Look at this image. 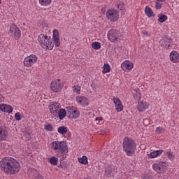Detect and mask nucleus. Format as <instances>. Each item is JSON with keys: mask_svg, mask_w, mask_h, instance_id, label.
I'll use <instances>...</instances> for the list:
<instances>
[{"mask_svg": "<svg viewBox=\"0 0 179 179\" xmlns=\"http://www.w3.org/2000/svg\"><path fill=\"white\" fill-rule=\"evenodd\" d=\"M0 111L10 114V113L13 111V108H12L10 105L2 103V104H0Z\"/></svg>", "mask_w": 179, "mask_h": 179, "instance_id": "16", "label": "nucleus"}, {"mask_svg": "<svg viewBox=\"0 0 179 179\" xmlns=\"http://www.w3.org/2000/svg\"><path fill=\"white\" fill-rule=\"evenodd\" d=\"M50 89L52 92H55L56 93L61 92L62 90V84H61V80L57 79L52 81L50 83Z\"/></svg>", "mask_w": 179, "mask_h": 179, "instance_id": "9", "label": "nucleus"}, {"mask_svg": "<svg viewBox=\"0 0 179 179\" xmlns=\"http://www.w3.org/2000/svg\"><path fill=\"white\" fill-rule=\"evenodd\" d=\"M113 103L115 104V107L116 108V111L117 113H120L124 110V106H122V102H121V100L120 98H117L115 96L113 97Z\"/></svg>", "mask_w": 179, "mask_h": 179, "instance_id": "12", "label": "nucleus"}, {"mask_svg": "<svg viewBox=\"0 0 179 179\" xmlns=\"http://www.w3.org/2000/svg\"><path fill=\"white\" fill-rule=\"evenodd\" d=\"M45 131H48L49 132H51V131H52L53 129L52 124H48L47 125H45Z\"/></svg>", "mask_w": 179, "mask_h": 179, "instance_id": "33", "label": "nucleus"}, {"mask_svg": "<svg viewBox=\"0 0 179 179\" xmlns=\"http://www.w3.org/2000/svg\"><path fill=\"white\" fill-rule=\"evenodd\" d=\"M49 162H50V164H53V166H57V164H58V158L51 157L49 159Z\"/></svg>", "mask_w": 179, "mask_h": 179, "instance_id": "30", "label": "nucleus"}, {"mask_svg": "<svg viewBox=\"0 0 179 179\" xmlns=\"http://www.w3.org/2000/svg\"><path fill=\"white\" fill-rule=\"evenodd\" d=\"M76 100L77 103L82 107H86L89 106V99L86 98V96H77L76 97Z\"/></svg>", "mask_w": 179, "mask_h": 179, "instance_id": "11", "label": "nucleus"}, {"mask_svg": "<svg viewBox=\"0 0 179 179\" xmlns=\"http://www.w3.org/2000/svg\"><path fill=\"white\" fill-rule=\"evenodd\" d=\"M15 118L16 120V121H20L22 120V114H20V113H16L15 114Z\"/></svg>", "mask_w": 179, "mask_h": 179, "instance_id": "34", "label": "nucleus"}, {"mask_svg": "<svg viewBox=\"0 0 179 179\" xmlns=\"http://www.w3.org/2000/svg\"><path fill=\"white\" fill-rule=\"evenodd\" d=\"M0 167L6 174H17L20 171V164L12 157L3 158L0 162Z\"/></svg>", "mask_w": 179, "mask_h": 179, "instance_id": "1", "label": "nucleus"}, {"mask_svg": "<svg viewBox=\"0 0 179 179\" xmlns=\"http://www.w3.org/2000/svg\"><path fill=\"white\" fill-rule=\"evenodd\" d=\"M9 33L13 34L15 40H19L22 37L20 29L15 24H12L10 27Z\"/></svg>", "mask_w": 179, "mask_h": 179, "instance_id": "10", "label": "nucleus"}, {"mask_svg": "<svg viewBox=\"0 0 179 179\" xmlns=\"http://www.w3.org/2000/svg\"><path fill=\"white\" fill-rule=\"evenodd\" d=\"M106 17H108V20L110 22H117L120 17V14L117 10L110 9L106 12Z\"/></svg>", "mask_w": 179, "mask_h": 179, "instance_id": "5", "label": "nucleus"}, {"mask_svg": "<svg viewBox=\"0 0 179 179\" xmlns=\"http://www.w3.org/2000/svg\"><path fill=\"white\" fill-rule=\"evenodd\" d=\"M138 91H139V89L137 88V89L136 90V94H137V96H138L139 97H141V92H139Z\"/></svg>", "mask_w": 179, "mask_h": 179, "instance_id": "44", "label": "nucleus"}, {"mask_svg": "<svg viewBox=\"0 0 179 179\" xmlns=\"http://www.w3.org/2000/svg\"><path fill=\"white\" fill-rule=\"evenodd\" d=\"M0 3H1V0H0Z\"/></svg>", "mask_w": 179, "mask_h": 179, "instance_id": "47", "label": "nucleus"}, {"mask_svg": "<svg viewBox=\"0 0 179 179\" xmlns=\"http://www.w3.org/2000/svg\"><path fill=\"white\" fill-rule=\"evenodd\" d=\"M168 158L170 160H174V159H176V155H174V154L173 152H169L168 153Z\"/></svg>", "mask_w": 179, "mask_h": 179, "instance_id": "36", "label": "nucleus"}, {"mask_svg": "<svg viewBox=\"0 0 179 179\" xmlns=\"http://www.w3.org/2000/svg\"><path fill=\"white\" fill-rule=\"evenodd\" d=\"M149 106L148 103H146V102L144 101H139L137 106V110H138L140 112L145 111V110H147Z\"/></svg>", "mask_w": 179, "mask_h": 179, "instance_id": "18", "label": "nucleus"}, {"mask_svg": "<svg viewBox=\"0 0 179 179\" xmlns=\"http://www.w3.org/2000/svg\"><path fill=\"white\" fill-rule=\"evenodd\" d=\"M38 40L41 47L45 50H52V48H54V44H52V42H51V40H50L47 36L40 34Z\"/></svg>", "mask_w": 179, "mask_h": 179, "instance_id": "4", "label": "nucleus"}, {"mask_svg": "<svg viewBox=\"0 0 179 179\" xmlns=\"http://www.w3.org/2000/svg\"><path fill=\"white\" fill-rule=\"evenodd\" d=\"M122 148L127 156L132 157L135 155V150H136V143L134 139L126 136L123 139Z\"/></svg>", "mask_w": 179, "mask_h": 179, "instance_id": "3", "label": "nucleus"}, {"mask_svg": "<svg viewBox=\"0 0 179 179\" xmlns=\"http://www.w3.org/2000/svg\"><path fill=\"white\" fill-rule=\"evenodd\" d=\"M92 47L94 50H100V48H101V43L99 42H94L92 43Z\"/></svg>", "mask_w": 179, "mask_h": 179, "instance_id": "28", "label": "nucleus"}, {"mask_svg": "<svg viewBox=\"0 0 179 179\" xmlns=\"http://www.w3.org/2000/svg\"><path fill=\"white\" fill-rule=\"evenodd\" d=\"M145 12L148 17H152V16L155 17V14H153V10H152V8H149V6L145 7Z\"/></svg>", "mask_w": 179, "mask_h": 179, "instance_id": "23", "label": "nucleus"}, {"mask_svg": "<svg viewBox=\"0 0 179 179\" xmlns=\"http://www.w3.org/2000/svg\"><path fill=\"white\" fill-rule=\"evenodd\" d=\"M80 115V113L78 110H70L69 118H73V120H76V118H79Z\"/></svg>", "mask_w": 179, "mask_h": 179, "instance_id": "20", "label": "nucleus"}, {"mask_svg": "<svg viewBox=\"0 0 179 179\" xmlns=\"http://www.w3.org/2000/svg\"><path fill=\"white\" fill-rule=\"evenodd\" d=\"M38 57L36 55H31L24 59V65L27 66V68H30V66H33L36 62H37Z\"/></svg>", "mask_w": 179, "mask_h": 179, "instance_id": "7", "label": "nucleus"}, {"mask_svg": "<svg viewBox=\"0 0 179 179\" xmlns=\"http://www.w3.org/2000/svg\"><path fill=\"white\" fill-rule=\"evenodd\" d=\"M123 71H131L134 68V64L128 60L124 61L121 64Z\"/></svg>", "mask_w": 179, "mask_h": 179, "instance_id": "15", "label": "nucleus"}, {"mask_svg": "<svg viewBox=\"0 0 179 179\" xmlns=\"http://www.w3.org/2000/svg\"><path fill=\"white\" fill-rule=\"evenodd\" d=\"M3 101H5V98L2 94H0V103H3Z\"/></svg>", "mask_w": 179, "mask_h": 179, "instance_id": "41", "label": "nucleus"}, {"mask_svg": "<svg viewBox=\"0 0 179 179\" xmlns=\"http://www.w3.org/2000/svg\"><path fill=\"white\" fill-rule=\"evenodd\" d=\"M39 3L42 6H48L51 3V0H39Z\"/></svg>", "mask_w": 179, "mask_h": 179, "instance_id": "29", "label": "nucleus"}, {"mask_svg": "<svg viewBox=\"0 0 179 179\" xmlns=\"http://www.w3.org/2000/svg\"><path fill=\"white\" fill-rule=\"evenodd\" d=\"M163 152H164V150H155L154 152H150L148 155V157H150V159H155V157H157V156H160V155H162Z\"/></svg>", "mask_w": 179, "mask_h": 179, "instance_id": "19", "label": "nucleus"}, {"mask_svg": "<svg viewBox=\"0 0 179 179\" xmlns=\"http://www.w3.org/2000/svg\"><path fill=\"white\" fill-rule=\"evenodd\" d=\"M73 92H75V93H78V94H79L80 93V86L74 85L73 87Z\"/></svg>", "mask_w": 179, "mask_h": 179, "instance_id": "32", "label": "nucleus"}, {"mask_svg": "<svg viewBox=\"0 0 179 179\" xmlns=\"http://www.w3.org/2000/svg\"><path fill=\"white\" fill-rule=\"evenodd\" d=\"M8 130L0 127V141H6V138H8Z\"/></svg>", "mask_w": 179, "mask_h": 179, "instance_id": "17", "label": "nucleus"}, {"mask_svg": "<svg viewBox=\"0 0 179 179\" xmlns=\"http://www.w3.org/2000/svg\"><path fill=\"white\" fill-rule=\"evenodd\" d=\"M95 121H96V124H103V117H96L95 119Z\"/></svg>", "mask_w": 179, "mask_h": 179, "instance_id": "38", "label": "nucleus"}, {"mask_svg": "<svg viewBox=\"0 0 179 179\" xmlns=\"http://www.w3.org/2000/svg\"><path fill=\"white\" fill-rule=\"evenodd\" d=\"M117 8H118V9H120V10H122V9L124 8V4H123V3H120L117 5Z\"/></svg>", "mask_w": 179, "mask_h": 179, "instance_id": "40", "label": "nucleus"}, {"mask_svg": "<svg viewBox=\"0 0 179 179\" xmlns=\"http://www.w3.org/2000/svg\"><path fill=\"white\" fill-rule=\"evenodd\" d=\"M152 169L157 171V173L164 174V171L167 170V166L166 165V162H159V164H154Z\"/></svg>", "mask_w": 179, "mask_h": 179, "instance_id": "8", "label": "nucleus"}, {"mask_svg": "<svg viewBox=\"0 0 179 179\" xmlns=\"http://www.w3.org/2000/svg\"><path fill=\"white\" fill-rule=\"evenodd\" d=\"M170 61L171 62H174L175 64H177V62H179V53L177 51L173 50L169 55Z\"/></svg>", "mask_w": 179, "mask_h": 179, "instance_id": "14", "label": "nucleus"}, {"mask_svg": "<svg viewBox=\"0 0 179 179\" xmlns=\"http://www.w3.org/2000/svg\"><path fill=\"white\" fill-rule=\"evenodd\" d=\"M158 16V22H159V23H164V22H166V20L168 19L167 15H166L159 14Z\"/></svg>", "mask_w": 179, "mask_h": 179, "instance_id": "25", "label": "nucleus"}, {"mask_svg": "<svg viewBox=\"0 0 179 179\" xmlns=\"http://www.w3.org/2000/svg\"><path fill=\"white\" fill-rule=\"evenodd\" d=\"M57 132L61 134V135H66V133L68 132V128H66L65 126H61L57 129Z\"/></svg>", "mask_w": 179, "mask_h": 179, "instance_id": "22", "label": "nucleus"}, {"mask_svg": "<svg viewBox=\"0 0 179 179\" xmlns=\"http://www.w3.org/2000/svg\"><path fill=\"white\" fill-rule=\"evenodd\" d=\"M155 8L157 10L162 9V3H160V1L155 2Z\"/></svg>", "mask_w": 179, "mask_h": 179, "instance_id": "37", "label": "nucleus"}, {"mask_svg": "<svg viewBox=\"0 0 179 179\" xmlns=\"http://www.w3.org/2000/svg\"><path fill=\"white\" fill-rule=\"evenodd\" d=\"M52 147L56 152L57 157H60L61 160L66 159V153H68V145L64 141H54L52 143Z\"/></svg>", "mask_w": 179, "mask_h": 179, "instance_id": "2", "label": "nucleus"}, {"mask_svg": "<svg viewBox=\"0 0 179 179\" xmlns=\"http://www.w3.org/2000/svg\"><path fill=\"white\" fill-rule=\"evenodd\" d=\"M61 109V106L59 103L53 102L51 108H50V113L54 115V117H58V113Z\"/></svg>", "mask_w": 179, "mask_h": 179, "instance_id": "13", "label": "nucleus"}, {"mask_svg": "<svg viewBox=\"0 0 179 179\" xmlns=\"http://www.w3.org/2000/svg\"><path fill=\"white\" fill-rule=\"evenodd\" d=\"M57 117H59V120H62L66 117V110L65 109L62 108L57 112Z\"/></svg>", "mask_w": 179, "mask_h": 179, "instance_id": "21", "label": "nucleus"}, {"mask_svg": "<svg viewBox=\"0 0 179 179\" xmlns=\"http://www.w3.org/2000/svg\"><path fill=\"white\" fill-rule=\"evenodd\" d=\"M170 44H171V43H166L165 45H164V47H166V48H170V47H171Z\"/></svg>", "mask_w": 179, "mask_h": 179, "instance_id": "45", "label": "nucleus"}, {"mask_svg": "<svg viewBox=\"0 0 179 179\" xmlns=\"http://www.w3.org/2000/svg\"><path fill=\"white\" fill-rule=\"evenodd\" d=\"M78 162L81 164H87V163H89V162L87 161V157L85 155L82 157L78 158Z\"/></svg>", "mask_w": 179, "mask_h": 179, "instance_id": "27", "label": "nucleus"}, {"mask_svg": "<svg viewBox=\"0 0 179 179\" xmlns=\"http://www.w3.org/2000/svg\"><path fill=\"white\" fill-rule=\"evenodd\" d=\"M59 38V32H58V30L54 29L53 30V38Z\"/></svg>", "mask_w": 179, "mask_h": 179, "instance_id": "35", "label": "nucleus"}, {"mask_svg": "<svg viewBox=\"0 0 179 179\" xmlns=\"http://www.w3.org/2000/svg\"><path fill=\"white\" fill-rule=\"evenodd\" d=\"M143 124H144V125H145V124H149V120L148 119L143 120Z\"/></svg>", "mask_w": 179, "mask_h": 179, "instance_id": "43", "label": "nucleus"}, {"mask_svg": "<svg viewBox=\"0 0 179 179\" xmlns=\"http://www.w3.org/2000/svg\"><path fill=\"white\" fill-rule=\"evenodd\" d=\"M160 44L162 45H166V44H171L173 43V40L171 38H164L163 39H161L159 41Z\"/></svg>", "mask_w": 179, "mask_h": 179, "instance_id": "24", "label": "nucleus"}, {"mask_svg": "<svg viewBox=\"0 0 179 179\" xmlns=\"http://www.w3.org/2000/svg\"><path fill=\"white\" fill-rule=\"evenodd\" d=\"M145 34H146V36H148V32H145Z\"/></svg>", "mask_w": 179, "mask_h": 179, "instance_id": "46", "label": "nucleus"}, {"mask_svg": "<svg viewBox=\"0 0 179 179\" xmlns=\"http://www.w3.org/2000/svg\"><path fill=\"white\" fill-rule=\"evenodd\" d=\"M52 40L55 43V47H59L61 42L59 41V38H52Z\"/></svg>", "mask_w": 179, "mask_h": 179, "instance_id": "31", "label": "nucleus"}, {"mask_svg": "<svg viewBox=\"0 0 179 179\" xmlns=\"http://www.w3.org/2000/svg\"><path fill=\"white\" fill-rule=\"evenodd\" d=\"M105 173H106V175L108 177V176H110V173H111V171H110V167H107L106 169H105Z\"/></svg>", "mask_w": 179, "mask_h": 179, "instance_id": "39", "label": "nucleus"}, {"mask_svg": "<svg viewBox=\"0 0 179 179\" xmlns=\"http://www.w3.org/2000/svg\"><path fill=\"white\" fill-rule=\"evenodd\" d=\"M111 71V67L110 66V64H104L103 65V69L102 71L103 73H108Z\"/></svg>", "mask_w": 179, "mask_h": 179, "instance_id": "26", "label": "nucleus"}, {"mask_svg": "<svg viewBox=\"0 0 179 179\" xmlns=\"http://www.w3.org/2000/svg\"><path fill=\"white\" fill-rule=\"evenodd\" d=\"M108 39L111 43H115L116 41H118L120 40V31H118L116 29H110L108 32Z\"/></svg>", "mask_w": 179, "mask_h": 179, "instance_id": "6", "label": "nucleus"}, {"mask_svg": "<svg viewBox=\"0 0 179 179\" xmlns=\"http://www.w3.org/2000/svg\"><path fill=\"white\" fill-rule=\"evenodd\" d=\"M156 131H157V132H160V131H163V127H157Z\"/></svg>", "mask_w": 179, "mask_h": 179, "instance_id": "42", "label": "nucleus"}]
</instances>
